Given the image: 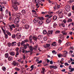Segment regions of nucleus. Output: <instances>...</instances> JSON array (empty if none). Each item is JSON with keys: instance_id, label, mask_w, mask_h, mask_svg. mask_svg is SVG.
Returning <instances> with one entry per match:
<instances>
[{"instance_id": "f257e3e1", "label": "nucleus", "mask_w": 74, "mask_h": 74, "mask_svg": "<svg viewBox=\"0 0 74 74\" xmlns=\"http://www.w3.org/2000/svg\"><path fill=\"white\" fill-rule=\"evenodd\" d=\"M12 3L13 4L12 5L13 6V8L16 11L18 10V7L17 5H19V3L18 2H17L16 0H12Z\"/></svg>"}, {"instance_id": "f03ea898", "label": "nucleus", "mask_w": 74, "mask_h": 74, "mask_svg": "<svg viewBox=\"0 0 74 74\" xmlns=\"http://www.w3.org/2000/svg\"><path fill=\"white\" fill-rule=\"evenodd\" d=\"M29 49L30 51L32 52L33 51V49H34L35 51H37V47L36 46L34 47L32 45H30L28 46Z\"/></svg>"}, {"instance_id": "7ed1b4c3", "label": "nucleus", "mask_w": 74, "mask_h": 74, "mask_svg": "<svg viewBox=\"0 0 74 74\" xmlns=\"http://www.w3.org/2000/svg\"><path fill=\"white\" fill-rule=\"evenodd\" d=\"M9 27L11 30H13V28H15L16 27V26L15 24H13L11 25H10Z\"/></svg>"}, {"instance_id": "20e7f679", "label": "nucleus", "mask_w": 74, "mask_h": 74, "mask_svg": "<svg viewBox=\"0 0 74 74\" xmlns=\"http://www.w3.org/2000/svg\"><path fill=\"white\" fill-rule=\"evenodd\" d=\"M19 17H17L14 20V24H16L17 23H19Z\"/></svg>"}, {"instance_id": "39448f33", "label": "nucleus", "mask_w": 74, "mask_h": 74, "mask_svg": "<svg viewBox=\"0 0 74 74\" xmlns=\"http://www.w3.org/2000/svg\"><path fill=\"white\" fill-rule=\"evenodd\" d=\"M53 33V31H49L47 33V34L48 36H51L52 35Z\"/></svg>"}, {"instance_id": "423d86ee", "label": "nucleus", "mask_w": 74, "mask_h": 74, "mask_svg": "<svg viewBox=\"0 0 74 74\" xmlns=\"http://www.w3.org/2000/svg\"><path fill=\"white\" fill-rule=\"evenodd\" d=\"M62 12H63V11L62 10H61V12H60L58 15L59 17H60V18H62L63 17V13H62Z\"/></svg>"}, {"instance_id": "0eeeda50", "label": "nucleus", "mask_w": 74, "mask_h": 74, "mask_svg": "<svg viewBox=\"0 0 74 74\" xmlns=\"http://www.w3.org/2000/svg\"><path fill=\"white\" fill-rule=\"evenodd\" d=\"M65 8L67 11H70V7L69 5L66 6Z\"/></svg>"}, {"instance_id": "6e6552de", "label": "nucleus", "mask_w": 74, "mask_h": 74, "mask_svg": "<svg viewBox=\"0 0 74 74\" xmlns=\"http://www.w3.org/2000/svg\"><path fill=\"white\" fill-rule=\"evenodd\" d=\"M16 36L17 38H21V34L20 33H18L16 34Z\"/></svg>"}, {"instance_id": "1a4fd4ad", "label": "nucleus", "mask_w": 74, "mask_h": 74, "mask_svg": "<svg viewBox=\"0 0 74 74\" xmlns=\"http://www.w3.org/2000/svg\"><path fill=\"white\" fill-rule=\"evenodd\" d=\"M51 17H52V16H50L49 17V18L46 20V22L47 23H50V22H51V19H49V18H51Z\"/></svg>"}, {"instance_id": "9d476101", "label": "nucleus", "mask_w": 74, "mask_h": 74, "mask_svg": "<svg viewBox=\"0 0 74 74\" xmlns=\"http://www.w3.org/2000/svg\"><path fill=\"white\" fill-rule=\"evenodd\" d=\"M64 53L63 54V56H64V57H66L67 56V55L68 53H67V51H64Z\"/></svg>"}, {"instance_id": "9b49d317", "label": "nucleus", "mask_w": 74, "mask_h": 74, "mask_svg": "<svg viewBox=\"0 0 74 74\" xmlns=\"http://www.w3.org/2000/svg\"><path fill=\"white\" fill-rule=\"evenodd\" d=\"M20 51L22 52L23 53H25V50L24 49V48L23 47H20Z\"/></svg>"}, {"instance_id": "f8f14e48", "label": "nucleus", "mask_w": 74, "mask_h": 74, "mask_svg": "<svg viewBox=\"0 0 74 74\" xmlns=\"http://www.w3.org/2000/svg\"><path fill=\"white\" fill-rule=\"evenodd\" d=\"M23 46L24 48L26 49H27V47H29V45L28 44H27L26 45H24Z\"/></svg>"}, {"instance_id": "ddd939ff", "label": "nucleus", "mask_w": 74, "mask_h": 74, "mask_svg": "<svg viewBox=\"0 0 74 74\" xmlns=\"http://www.w3.org/2000/svg\"><path fill=\"white\" fill-rule=\"evenodd\" d=\"M59 26L60 27L62 26L63 27H65V23H62L61 24H59Z\"/></svg>"}, {"instance_id": "4468645a", "label": "nucleus", "mask_w": 74, "mask_h": 74, "mask_svg": "<svg viewBox=\"0 0 74 74\" xmlns=\"http://www.w3.org/2000/svg\"><path fill=\"white\" fill-rule=\"evenodd\" d=\"M33 39V36H29V40L30 41V43H32V40Z\"/></svg>"}, {"instance_id": "2eb2a0df", "label": "nucleus", "mask_w": 74, "mask_h": 74, "mask_svg": "<svg viewBox=\"0 0 74 74\" xmlns=\"http://www.w3.org/2000/svg\"><path fill=\"white\" fill-rule=\"evenodd\" d=\"M8 60L9 61H11L13 59V58L11 56H9V57L8 58Z\"/></svg>"}, {"instance_id": "dca6fc26", "label": "nucleus", "mask_w": 74, "mask_h": 74, "mask_svg": "<svg viewBox=\"0 0 74 74\" xmlns=\"http://www.w3.org/2000/svg\"><path fill=\"white\" fill-rule=\"evenodd\" d=\"M16 45V42H12L11 44V45L12 46H15Z\"/></svg>"}, {"instance_id": "f3484780", "label": "nucleus", "mask_w": 74, "mask_h": 74, "mask_svg": "<svg viewBox=\"0 0 74 74\" xmlns=\"http://www.w3.org/2000/svg\"><path fill=\"white\" fill-rule=\"evenodd\" d=\"M16 29L17 31H18V32H21L22 30V28L21 27H18V28H17Z\"/></svg>"}, {"instance_id": "a211bd4d", "label": "nucleus", "mask_w": 74, "mask_h": 74, "mask_svg": "<svg viewBox=\"0 0 74 74\" xmlns=\"http://www.w3.org/2000/svg\"><path fill=\"white\" fill-rule=\"evenodd\" d=\"M16 15L17 16V18H20L21 17V16H22V14L21 13H17L16 14Z\"/></svg>"}, {"instance_id": "6ab92c4d", "label": "nucleus", "mask_w": 74, "mask_h": 74, "mask_svg": "<svg viewBox=\"0 0 74 74\" xmlns=\"http://www.w3.org/2000/svg\"><path fill=\"white\" fill-rule=\"evenodd\" d=\"M58 17L56 16H54L53 17V19L54 20V21H56V19H57Z\"/></svg>"}, {"instance_id": "aec40b11", "label": "nucleus", "mask_w": 74, "mask_h": 74, "mask_svg": "<svg viewBox=\"0 0 74 74\" xmlns=\"http://www.w3.org/2000/svg\"><path fill=\"white\" fill-rule=\"evenodd\" d=\"M44 47L45 48H49L50 47V44H46V45L44 46Z\"/></svg>"}, {"instance_id": "412c9836", "label": "nucleus", "mask_w": 74, "mask_h": 74, "mask_svg": "<svg viewBox=\"0 0 74 74\" xmlns=\"http://www.w3.org/2000/svg\"><path fill=\"white\" fill-rule=\"evenodd\" d=\"M61 33H62L63 35H67V33L64 31H62Z\"/></svg>"}, {"instance_id": "4be33fe9", "label": "nucleus", "mask_w": 74, "mask_h": 74, "mask_svg": "<svg viewBox=\"0 0 74 74\" xmlns=\"http://www.w3.org/2000/svg\"><path fill=\"white\" fill-rule=\"evenodd\" d=\"M38 23L39 25H42V21L41 20H38Z\"/></svg>"}, {"instance_id": "5701e85b", "label": "nucleus", "mask_w": 74, "mask_h": 74, "mask_svg": "<svg viewBox=\"0 0 74 74\" xmlns=\"http://www.w3.org/2000/svg\"><path fill=\"white\" fill-rule=\"evenodd\" d=\"M57 26H58V24H56V23L55 22L54 23L53 25V27H54V28H55Z\"/></svg>"}, {"instance_id": "b1692460", "label": "nucleus", "mask_w": 74, "mask_h": 74, "mask_svg": "<svg viewBox=\"0 0 74 74\" xmlns=\"http://www.w3.org/2000/svg\"><path fill=\"white\" fill-rule=\"evenodd\" d=\"M10 54L12 56H14V55H15V53L14 52H10Z\"/></svg>"}, {"instance_id": "393cba45", "label": "nucleus", "mask_w": 74, "mask_h": 74, "mask_svg": "<svg viewBox=\"0 0 74 74\" xmlns=\"http://www.w3.org/2000/svg\"><path fill=\"white\" fill-rule=\"evenodd\" d=\"M6 32L7 34H8V35H9L10 36H11V34L10 32H9L7 30L6 31Z\"/></svg>"}, {"instance_id": "a878e982", "label": "nucleus", "mask_w": 74, "mask_h": 74, "mask_svg": "<svg viewBox=\"0 0 74 74\" xmlns=\"http://www.w3.org/2000/svg\"><path fill=\"white\" fill-rule=\"evenodd\" d=\"M38 38L39 40H41L42 38V36L39 35L38 37Z\"/></svg>"}, {"instance_id": "bb28decb", "label": "nucleus", "mask_w": 74, "mask_h": 74, "mask_svg": "<svg viewBox=\"0 0 74 74\" xmlns=\"http://www.w3.org/2000/svg\"><path fill=\"white\" fill-rule=\"evenodd\" d=\"M29 27V26L28 25H25V29H28Z\"/></svg>"}, {"instance_id": "cd10ccee", "label": "nucleus", "mask_w": 74, "mask_h": 74, "mask_svg": "<svg viewBox=\"0 0 74 74\" xmlns=\"http://www.w3.org/2000/svg\"><path fill=\"white\" fill-rule=\"evenodd\" d=\"M4 34L5 36V38H8V35L7 34H6V32H5V33H4Z\"/></svg>"}, {"instance_id": "c85d7f7f", "label": "nucleus", "mask_w": 74, "mask_h": 74, "mask_svg": "<svg viewBox=\"0 0 74 74\" xmlns=\"http://www.w3.org/2000/svg\"><path fill=\"white\" fill-rule=\"evenodd\" d=\"M5 57L6 58H8V57L9 56V55L8 54V53H6L5 54Z\"/></svg>"}, {"instance_id": "c756f323", "label": "nucleus", "mask_w": 74, "mask_h": 74, "mask_svg": "<svg viewBox=\"0 0 74 74\" xmlns=\"http://www.w3.org/2000/svg\"><path fill=\"white\" fill-rule=\"evenodd\" d=\"M21 12L23 15H24V14H26V11L24 10H23L21 11Z\"/></svg>"}, {"instance_id": "7c9ffc66", "label": "nucleus", "mask_w": 74, "mask_h": 74, "mask_svg": "<svg viewBox=\"0 0 74 74\" xmlns=\"http://www.w3.org/2000/svg\"><path fill=\"white\" fill-rule=\"evenodd\" d=\"M16 37V36L15 35V34H12V38L13 39H15V38Z\"/></svg>"}, {"instance_id": "2f4dec72", "label": "nucleus", "mask_w": 74, "mask_h": 74, "mask_svg": "<svg viewBox=\"0 0 74 74\" xmlns=\"http://www.w3.org/2000/svg\"><path fill=\"white\" fill-rule=\"evenodd\" d=\"M52 46H56V42H53L51 44Z\"/></svg>"}, {"instance_id": "473e14b6", "label": "nucleus", "mask_w": 74, "mask_h": 74, "mask_svg": "<svg viewBox=\"0 0 74 74\" xmlns=\"http://www.w3.org/2000/svg\"><path fill=\"white\" fill-rule=\"evenodd\" d=\"M58 58H62V57L63 55L61 53H60L57 55Z\"/></svg>"}, {"instance_id": "72a5a7b5", "label": "nucleus", "mask_w": 74, "mask_h": 74, "mask_svg": "<svg viewBox=\"0 0 74 74\" xmlns=\"http://www.w3.org/2000/svg\"><path fill=\"white\" fill-rule=\"evenodd\" d=\"M12 64L14 66H16V62H15V61H13Z\"/></svg>"}, {"instance_id": "f704fd0d", "label": "nucleus", "mask_w": 74, "mask_h": 74, "mask_svg": "<svg viewBox=\"0 0 74 74\" xmlns=\"http://www.w3.org/2000/svg\"><path fill=\"white\" fill-rule=\"evenodd\" d=\"M50 68H53V69H57V67L54 66H50Z\"/></svg>"}, {"instance_id": "c9c22d12", "label": "nucleus", "mask_w": 74, "mask_h": 74, "mask_svg": "<svg viewBox=\"0 0 74 74\" xmlns=\"http://www.w3.org/2000/svg\"><path fill=\"white\" fill-rule=\"evenodd\" d=\"M34 23H37L38 21V20L37 21V20L36 18L34 19V20L33 21Z\"/></svg>"}, {"instance_id": "e433bc0d", "label": "nucleus", "mask_w": 74, "mask_h": 74, "mask_svg": "<svg viewBox=\"0 0 74 74\" xmlns=\"http://www.w3.org/2000/svg\"><path fill=\"white\" fill-rule=\"evenodd\" d=\"M2 70H3L4 71H6V68L4 66H3L2 67Z\"/></svg>"}, {"instance_id": "4c0bfd02", "label": "nucleus", "mask_w": 74, "mask_h": 74, "mask_svg": "<svg viewBox=\"0 0 74 74\" xmlns=\"http://www.w3.org/2000/svg\"><path fill=\"white\" fill-rule=\"evenodd\" d=\"M73 20H72V19H71V18H69V19L67 21V22L68 23H69V22H72V21Z\"/></svg>"}, {"instance_id": "58836bf2", "label": "nucleus", "mask_w": 74, "mask_h": 74, "mask_svg": "<svg viewBox=\"0 0 74 74\" xmlns=\"http://www.w3.org/2000/svg\"><path fill=\"white\" fill-rule=\"evenodd\" d=\"M38 38H37V37L36 36H34L33 37V40H35V41H37V40Z\"/></svg>"}, {"instance_id": "ea45409f", "label": "nucleus", "mask_w": 74, "mask_h": 74, "mask_svg": "<svg viewBox=\"0 0 74 74\" xmlns=\"http://www.w3.org/2000/svg\"><path fill=\"white\" fill-rule=\"evenodd\" d=\"M47 32L45 30H44L43 31V34H47Z\"/></svg>"}, {"instance_id": "a19ab883", "label": "nucleus", "mask_w": 74, "mask_h": 74, "mask_svg": "<svg viewBox=\"0 0 74 74\" xmlns=\"http://www.w3.org/2000/svg\"><path fill=\"white\" fill-rule=\"evenodd\" d=\"M35 2L36 3H38V4H39L40 1L39 0H35Z\"/></svg>"}, {"instance_id": "79ce46f5", "label": "nucleus", "mask_w": 74, "mask_h": 74, "mask_svg": "<svg viewBox=\"0 0 74 74\" xmlns=\"http://www.w3.org/2000/svg\"><path fill=\"white\" fill-rule=\"evenodd\" d=\"M25 42H24V41H23L21 43V46H23L24 45Z\"/></svg>"}, {"instance_id": "37998d69", "label": "nucleus", "mask_w": 74, "mask_h": 74, "mask_svg": "<svg viewBox=\"0 0 74 74\" xmlns=\"http://www.w3.org/2000/svg\"><path fill=\"white\" fill-rule=\"evenodd\" d=\"M60 38H63L64 37V36L62 34H60Z\"/></svg>"}, {"instance_id": "c03bdc74", "label": "nucleus", "mask_w": 74, "mask_h": 74, "mask_svg": "<svg viewBox=\"0 0 74 74\" xmlns=\"http://www.w3.org/2000/svg\"><path fill=\"white\" fill-rule=\"evenodd\" d=\"M15 70H16V71H20V69L19 68H18L16 67L15 68Z\"/></svg>"}, {"instance_id": "a18cd8bd", "label": "nucleus", "mask_w": 74, "mask_h": 74, "mask_svg": "<svg viewBox=\"0 0 74 74\" xmlns=\"http://www.w3.org/2000/svg\"><path fill=\"white\" fill-rule=\"evenodd\" d=\"M39 20H41V21H43L44 20V18L43 17H39Z\"/></svg>"}, {"instance_id": "49530a36", "label": "nucleus", "mask_w": 74, "mask_h": 74, "mask_svg": "<svg viewBox=\"0 0 74 74\" xmlns=\"http://www.w3.org/2000/svg\"><path fill=\"white\" fill-rule=\"evenodd\" d=\"M70 70H69L70 72H72L74 71V68H71Z\"/></svg>"}, {"instance_id": "de8ad7c7", "label": "nucleus", "mask_w": 74, "mask_h": 74, "mask_svg": "<svg viewBox=\"0 0 74 74\" xmlns=\"http://www.w3.org/2000/svg\"><path fill=\"white\" fill-rule=\"evenodd\" d=\"M60 33V31L58 30L56 32V34H59Z\"/></svg>"}, {"instance_id": "09e8293b", "label": "nucleus", "mask_w": 74, "mask_h": 74, "mask_svg": "<svg viewBox=\"0 0 74 74\" xmlns=\"http://www.w3.org/2000/svg\"><path fill=\"white\" fill-rule=\"evenodd\" d=\"M33 67H34V66L32 65L31 66L30 68L32 69L31 70H30V71H32V70H33Z\"/></svg>"}, {"instance_id": "8fccbe9b", "label": "nucleus", "mask_w": 74, "mask_h": 74, "mask_svg": "<svg viewBox=\"0 0 74 74\" xmlns=\"http://www.w3.org/2000/svg\"><path fill=\"white\" fill-rule=\"evenodd\" d=\"M18 23H16V24H15L16 25H15L16 27L17 28L19 27V25L18 24Z\"/></svg>"}, {"instance_id": "3c124183", "label": "nucleus", "mask_w": 74, "mask_h": 74, "mask_svg": "<svg viewBox=\"0 0 74 74\" xmlns=\"http://www.w3.org/2000/svg\"><path fill=\"white\" fill-rule=\"evenodd\" d=\"M65 45L66 47H69L70 46V44L69 43H67L65 44Z\"/></svg>"}, {"instance_id": "603ef678", "label": "nucleus", "mask_w": 74, "mask_h": 74, "mask_svg": "<svg viewBox=\"0 0 74 74\" xmlns=\"http://www.w3.org/2000/svg\"><path fill=\"white\" fill-rule=\"evenodd\" d=\"M43 40L44 41H47V37H44L43 38Z\"/></svg>"}, {"instance_id": "864d4df0", "label": "nucleus", "mask_w": 74, "mask_h": 74, "mask_svg": "<svg viewBox=\"0 0 74 74\" xmlns=\"http://www.w3.org/2000/svg\"><path fill=\"white\" fill-rule=\"evenodd\" d=\"M18 55H19V52H17L16 54V57L17 58L18 57H17V56H18Z\"/></svg>"}, {"instance_id": "5fc2aeb1", "label": "nucleus", "mask_w": 74, "mask_h": 74, "mask_svg": "<svg viewBox=\"0 0 74 74\" xmlns=\"http://www.w3.org/2000/svg\"><path fill=\"white\" fill-rule=\"evenodd\" d=\"M1 29H2V31L3 32V33H5L6 32L5 31V30H4V29H3V28L2 27L1 28Z\"/></svg>"}, {"instance_id": "6e6d98bb", "label": "nucleus", "mask_w": 74, "mask_h": 74, "mask_svg": "<svg viewBox=\"0 0 74 74\" xmlns=\"http://www.w3.org/2000/svg\"><path fill=\"white\" fill-rule=\"evenodd\" d=\"M45 71V69L44 68H43L42 69V71H41V73H44V71Z\"/></svg>"}, {"instance_id": "4d7b16f0", "label": "nucleus", "mask_w": 74, "mask_h": 74, "mask_svg": "<svg viewBox=\"0 0 74 74\" xmlns=\"http://www.w3.org/2000/svg\"><path fill=\"white\" fill-rule=\"evenodd\" d=\"M61 10H58L57 12H56V13H57V14H58L59 12H61Z\"/></svg>"}, {"instance_id": "13d9d810", "label": "nucleus", "mask_w": 74, "mask_h": 74, "mask_svg": "<svg viewBox=\"0 0 74 74\" xmlns=\"http://www.w3.org/2000/svg\"><path fill=\"white\" fill-rule=\"evenodd\" d=\"M63 22H64V23H66L67 22V20L66 19H64L63 21Z\"/></svg>"}, {"instance_id": "bf43d9fd", "label": "nucleus", "mask_w": 74, "mask_h": 74, "mask_svg": "<svg viewBox=\"0 0 74 74\" xmlns=\"http://www.w3.org/2000/svg\"><path fill=\"white\" fill-rule=\"evenodd\" d=\"M58 42L60 43V44L62 43V40L60 39H59L58 40Z\"/></svg>"}, {"instance_id": "052dcab7", "label": "nucleus", "mask_w": 74, "mask_h": 74, "mask_svg": "<svg viewBox=\"0 0 74 74\" xmlns=\"http://www.w3.org/2000/svg\"><path fill=\"white\" fill-rule=\"evenodd\" d=\"M64 65L65 66H69V64H68V63H67V62H65L64 63Z\"/></svg>"}, {"instance_id": "680f3d73", "label": "nucleus", "mask_w": 74, "mask_h": 74, "mask_svg": "<svg viewBox=\"0 0 74 74\" xmlns=\"http://www.w3.org/2000/svg\"><path fill=\"white\" fill-rule=\"evenodd\" d=\"M17 45L18 47H20L21 46V42H19L17 43Z\"/></svg>"}, {"instance_id": "e2e57ef3", "label": "nucleus", "mask_w": 74, "mask_h": 74, "mask_svg": "<svg viewBox=\"0 0 74 74\" xmlns=\"http://www.w3.org/2000/svg\"><path fill=\"white\" fill-rule=\"evenodd\" d=\"M8 46L9 47H11V44L10 43H8Z\"/></svg>"}, {"instance_id": "0e129e2a", "label": "nucleus", "mask_w": 74, "mask_h": 74, "mask_svg": "<svg viewBox=\"0 0 74 74\" xmlns=\"http://www.w3.org/2000/svg\"><path fill=\"white\" fill-rule=\"evenodd\" d=\"M25 42H28V40H27V39H26L25 40H24Z\"/></svg>"}, {"instance_id": "69168bd1", "label": "nucleus", "mask_w": 74, "mask_h": 74, "mask_svg": "<svg viewBox=\"0 0 74 74\" xmlns=\"http://www.w3.org/2000/svg\"><path fill=\"white\" fill-rule=\"evenodd\" d=\"M74 1V0H70L69 1V3H71Z\"/></svg>"}, {"instance_id": "338daca9", "label": "nucleus", "mask_w": 74, "mask_h": 74, "mask_svg": "<svg viewBox=\"0 0 74 74\" xmlns=\"http://www.w3.org/2000/svg\"><path fill=\"white\" fill-rule=\"evenodd\" d=\"M16 51V52H18V50H19V48H17L15 49Z\"/></svg>"}, {"instance_id": "774afa93", "label": "nucleus", "mask_w": 74, "mask_h": 74, "mask_svg": "<svg viewBox=\"0 0 74 74\" xmlns=\"http://www.w3.org/2000/svg\"><path fill=\"white\" fill-rule=\"evenodd\" d=\"M68 16H70L71 15V13H68Z\"/></svg>"}]
</instances>
